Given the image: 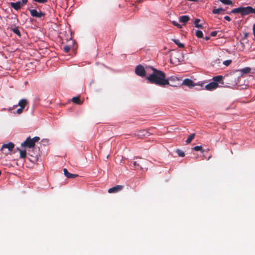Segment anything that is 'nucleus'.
Masks as SVG:
<instances>
[{
	"instance_id": "nucleus-1",
	"label": "nucleus",
	"mask_w": 255,
	"mask_h": 255,
	"mask_svg": "<svg viewBox=\"0 0 255 255\" xmlns=\"http://www.w3.org/2000/svg\"><path fill=\"white\" fill-rule=\"evenodd\" d=\"M172 78V77H169L166 79L164 72L153 68H152V70H150L148 75L146 77V79L149 83L155 84L161 87L169 85V81Z\"/></svg>"
},
{
	"instance_id": "nucleus-2",
	"label": "nucleus",
	"mask_w": 255,
	"mask_h": 255,
	"mask_svg": "<svg viewBox=\"0 0 255 255\" xmlns=\"http://www.w3.org/2000/svg\"><path fill=\"white\" fill-rule=\"evenodd\" d=\"M151 70H152V67H147L144 69L142 66L139 65L136 66L135 72L137 75L143 77L146 75H148Z\"/></svg>"
},
{
	"instance_id": "nucleus-3",
	"label": "nucleus",
	"mask_w": 255,
	"mask_h": 255,
	"mask_svg": "<svg viewBox=\"0 0 255 255\" xmlns=\"http://www.w3.org/2000/svg\"><path fill=\"white\" fill-rule=\"evenodd\" d=\"M14 147V144L12 142H8V143L3 144L0 150L5 155H7L10 151L12 150Z\"/></svg>"
},
{
	"instance_id": "nucleus-4",
	"label": "nucleus",
	"mask_w": 255,
	"mask_h": 255,
	"mask_svg": "<svg viewBox=\"0 0 255 255\" xmlns=\"http://www.w3.org/2000/svg\"><path fill=\"white\" fill-rule=\"evenodd\" d=\"M27 2V0H21L16 2H10V6L14 9L17 10L25 5Z\"/></svg>"
},
{
	"instance_id": "nucleus-5",
	"label": "nucleus",
	"mask_w": 255,
	"mask_h": 255,
	"mask_svg": "<svg viewBox=\"0 0 255 255\" xmlns=\"http://www.w3.org/2000/svg\"><path fill=\"white\" fill-rule=\"evenodd\" d=\"M21 146L22 147L32 148L35 146V144L31 138L28 137L24 141L21 143Z\"/></svg>"
},
{
	"instance_id": "nucleus-6",
	"label": "nucleus",
	"mask_w": 255,
	"mask_h": 255,
	"mask_svg": "<svg viewBox=\"0 0 255 255\" xmlns=\"http://www.w3.org/2000/svg\"><path fill=\"white\" fill-rule=\"evenodd\" d=\"M30 12L31 16L37 18H41L45 15V13L41 11H37L36 9H30Z\"/></svg>"
},
{
	"instance_id": "nucleus-7",
	"label": "nucleus",
	"mask_w": 255,
	"mask_h": 255,
	"mask_svg": "<svg viewBox=\"0 0 255 255\" xmlns=\"http://www.w3.org/2000/svg\"><path fill=\"white\" fill-rule=\"evenodd\" d=\"M180 53H176L175 54L172 55L170 58L171 62L175 64H178L180 62Z\"/></svg>"
},
{
	"instance_id": "nucleus-8",
	"label": "nucleus",
	"mask_w": 255,
	"mask_h": 255,
	"mask_svg": "<svg viewBox=\"0 0 255 255\" xmlns=\"http://www.w3.org/2000/svg\"><path fill=\"white\" fill-rule=\"evenodd\" d=\"M218 87V84L215 82H212L205 86V89L208 91H212Z\"/></svg>"
},
{
	"instance_id": "nucleus-9",
	"label": "nucleus",
	"mask_w": 255,
	"mask_h": 255,
	"mask_svg": "<svg viewBox=\"0 0 255 255\" xmlns=\"http://www.w3.org/2000/svg\"><path fill=\"white\" fill-rule=\"evenodd\" d=\"M123 189V186L118 185L117 186H115L112 188H110L108 190V192L109 193H117L120 191H121Z\"/></svg>"
},
{
	"instance_id": "nucleus-10",
	"label": "nucleus",
	"mask_w": 255,
	"mask_h": 255,
	"mask_svg": "<svg viewBox=\"0 0 255 255\" xmlns=\"http://www.w3.org/2000/svg\"><path fill=\"white\" fill-rule=\"evenodd\" d=\"M149 135V132L144 129L139 130L136 133V135L139 138H143L148 136Z\"/></svg>"
},
{
	"instance_id": "nucleus-11",
	"label": "nucleus",
	"mask_w": 255,
	"mask_h": 255,
	"mask_svg": "<svg viewBox=\"0 0 255 255\" xmlns=\"http://www.w3.org/2000/svg\"><path fill=\"white\" fill-rule=\"evenodd\" d=\"M182 84L189 87H194L196 84L194 83L193 81L189 79H185L183 80Z\"/></svg>"
},
{
	"instance_id": "nucleus-12",
	"label": "nucleus",
	"mask_w": 255,
	"mask_h": 255,
	"mask_svg": "<svg viewBox=\"0 0 255 255\" xmlns=\"http://www.w3.org/2000/svg\"><path fill=\"white\" fill-rule=\"evenodd\" d=\"M63 172L65 176L68 178H74L78 176L77 174L70 173L66 168L63 169Z\"/></svg>"
},
{
	"instance_id": "nucleus-13",
	"label": "nucleus",
	"mask_w": 255,
	"mask_h": 255,
	"mask_svg": "<svg viewBox=\"0 0 255 255\" xmlns=\"http://www.w3.org/2000/svg\"><path fill=\"white\" fill-rule=\"evenodd\" d=\"M190 18L188 15H182L180 16L179 18V21L180 22H182L185 24L189 20Z\"/></svg>"
},
{
	"instance_id": "nucleus-14",
	"label": "nucleus",
	"mask_w": 255,
	"mask_h": 255,
	"mask_svg": "<svg viewBox=\"0 0 255 255\" xmlns=\"http://www.w3.org/2000/svg\"><path fill=\"white\" fill-rule=\"evenodd\" d=\"M27 102L26 100H25L24 99H23L20 100L19 101L18 106H20V108H22V109H24V108L25 107V106L27 104ZM14 106L15 107H17V105H15Z\"/></svg>"
},
{
	"instance_id": "nucleus-15",
	"label": "nucleus",
	"mask_w": 255,
	"mask_h": 255,
	"mask_svg": "<svg viewBox=\"0 0 255 255\" xmlns=\"http://www.w3.org/2000/svg\"><path fill=\"white\" fill-rule=\"evenodd\" d=\"M222 78H223V77L222 76H215L213 78V80H214L213 82H215L216 83L220 82L221 83H223Z\"/></svg>"
},
{
	"instance_id": "nucleus-16",
	"label": "nucleus",
	"mask_w": 255,
	"mask_h": 255,
	"mask_svg": "<svg viewBox=\"0 0 255 255\" xmlns=\"http://www.w3.org/2000/svg\"><path fill=\"white\" fill-rule=\"evenodd\" d=\"M172 41L178 45V46L180 48H183L184 47V45L181 43L179 40L177 39H173Z\"/></svg>"
},
{
	"instance_id": "nucleus-17",
	"label": "nucleus",
	"mask_w": 255,
	"mask_h": 255,
	"mask_svg": "<svg viewBox=\"0 0 255 255\" xmlns=\"http://www.w3.org/2000/svg\"><path fill=\"white\" fill-rule=\"evenodd\" d=\"M195 136V133H192L191 135H190L188 137V138L186 140V142L187 144L190 143L192 140L194 139Z\"/></svg>"
},
{
	"instance_id": "nucleus-18",
	"label": "nucleus",
	"mask_w": 255,
	"mask_h": 255,
	"mask_svg": "<svg viewBox=\"0 0 255 255\" xmlns=\"http://www.w3.org/2000/svg\"><path fill=\"white\" fill-rule=\"evenodd\" d=\"M72 101L73 103L79 104V105H80L82 104V102H81L79 97H73L72 99Z\"/></svg>"
},
{
	"instance_id": "nucleus-19",
	"label": "nucleus",
	"mask_w": 255,
	"mask_h": 255,
	"mask_svg": "<svg viewBox=\"0 0 255 255\" xmlns=\"http://www.w3.org/2000/svg\"><path fill=\"white\" fill-rule=\"evenodd\" d=\"M17 150H18L20 152V157L21 158H24L26 155V150H20L18 148H17Z\"/></svg>"
},
{
	"instance_id": "nucleus-20",
	"label": "nucleus",
	"mask_w": 255,
	"mask_h": 255,
	"mask_svg": "<svg viewBox=\"0 0 255 255\" xmlns=\"http://www.w3.org/2000/svg\"><path fill=\"white\" fill-rule=\"evenodd\" d=\"M224 11V9L222 8H218L213 10V13L214 14H219L221 12Z\"/></svg>"
},
{
	"instance_id": "nucleus-21",
	"label": "nucleus",
	"mask_w": 255,
	"mask_h": 255,
	"mask_svg": "<svg viewBox=\"0 0 255 255\" xmlns=\"http://www.w3.org/2000/svg\"><path fill=\"white\" fill-rule=\"evenodd\" d=\"M251 69L249 67H246L240 70L242 74L248 73L250 72Z\"/></svg>"
},
{
	"instance_id": "nucleus-22",
	"label": "nucleus",
	"mask_w": 255,
	"mask_h": 255,
	"mask_svg": "<svg viewBox=\"0 0 255 255\" xmlns=\"http://www.w3.org/2000/svg\"><path fill=\"white\" fill-rule=\"evenodd\" d=\"M200 21V20L199 19H196V20L194 21V24L196 27L202 28L203 26L202 24H199Z\"/></svg>"
},
{
	"instance_id": "nucleus-23",
	"label": "nucleus",
	"mask_w": 255,
	"mask_h": 255,
	"mask_svg": "<svg viewBox=\"0 0 255 255\" xmlns=\"http://www.w3.org/2000/svg\"><path fill=\"white\" fill-rule=\"evenodd\" d=\"M222 3L227 5H232L233 2L231 0H219Z\"/></svg>"
},
{
	"instance_id": "nucleus-24",
	"label": "nucleus",
	"mask_w": 255,
	"mask_h": 255,
	"mask_svg": "<svg viewBox=\"0 0 255 255\" xmlns=\"http://www.w3.org/2000/svg\"><path fill=\"white\" fill-rule=\"evenodd\" d=\"M230 79H234L235 81L233 83V85H236L238 84V82L236 80V77L234 75H231L230 76H228Z\"/></svg>"
},
{
	"instance_id": "nucleus-25",
	"label": "nucleus",
	"mask_w": 255,
	"mask_h": 255,
	"mask_svg": "<svg viewBox=\"0 0 255 255\" xmlns=\"http://www.w3.org/2000/svg\"><path fill=\"white\" fill-rule=\"evenodd\" d=\"M195 34L198 38H202L203 37V32L199 30H196Z\"/></svg>"
},
{
	"instance_id": "nucleus-26",
	"label": "nucleus",
	"mask_w": 255,
	"mask_h": 255,
	"mask_svg": "<svg viewBox=\"0 0 255 255\" xmlns=\"http://www.w3.org/2000/svg\"><path fill=\"white\" fill-rule=\"evenodd\" d=\"M232 12L234 13H239L241 14V7L233 9L232 10Z\"/></svg>"
},
{
	"instance_id": "nucleus-27",
	"label": "nucleus",
	"mask_w": 255,
	"mask_h": 255,
	"mask_svg": "<svg viewBox=\"0 0 255 255\" xmlns=\"http://www.w3.org/2000/svg\"><path fill=\"white\" fill-rule=\"evenodd\" d=\"M176 153L180 157H184L185 156L184 152L180 149H177Z\"/></svg>"
},
{
	"instance_id": "nucleus-28",
	"label": "nucleus",
	"mask_w": 255,
	"mask_h": 255,
	"mask_svg": "<svg viewBox=\"0 0 255 255\" xmlns=\"http://www.w3.org/2000/svg\"><path fill=\"white\" fill-rule=\"evenodd\" d=\"M193 149L196 151H201L202 152H203L202 150V147L201 146H196L193 148Z\"/></svg>"
},
{
	"instance_id": "nucleus-29",
	"label": "nucleus",
	"mask_w": 255,
	"mask_h": 255,
	"mask_svg": "<svg viewBox=\"0 0 255 255\" xmlns=\"http://www.w3.org/2000/svg\"><path fill=\"white\" fill-rule=\"evenodd\" d=\"M172 23L174 26L177 27L178 28H182V25L178 23V22H177L176 21H172Z\"/></svg>"
},
{
	"instance_id": "nucleus-30",
	"label": "nucleus",
	"mask_w": 255,
	"mask_h": 255,
	"mask_svg": "<svg viewBox=\"0 0 255 255\" xmlns=\"http://www.w3.org/2000/svg\"><path fill=\"white\" fill-rule=\"evenodd\" d=\"M232 62V60H225L223 62V64L226 66H229Z\"/></svg>"
},
{
	"instance_id": "nucleus-31",
	"label": "nucleus",
	"mask_w": 255,
	"mask_h": 255,
	"mask_svg": "<svg viewBox=\"0 0 255 255\" xmlns=\"http://www.w3.org/2000/svg\"><path fill=\"white\" fill-rule=\"evenodd\" d=\"M12 31L14 33L17 34L18 35H19V36L20 35V31L17 28H13L12 29Z\"/></svg>"
},
{
	"instance_id": "nucleus-32",
	"label": "nucleus",
	"mask_w": 255,
	"mask_h": 255,
	"mask_svg": "<svg viewBox=\"0 0 255 255\" xmlns=\"http://www.w3.org/2000/svg\"><path fill=\"white\" fill-rule=\"evenodd\" d=\"M23 110V109H22V108H20L18 109H17L15 112H14V113L17 114H20L22 112Z\"/></svg>"
},
{
	"instance_id": "nucleus-33",
	"label": "nucleus",
	"mask_w": 255,
	"mask_h": 255,
	"mask_svg": "<svg viewBox=\"0 0 255 255\" xmlns=\"http://www.w3.org/2000/svg\"><path fill=\"white\" fill-rule=\"evenodd\" d=\"M33 142L35 144L36 142H37L39 139V137L38 136H35L33 138H31Z\"/></svg>"
},
{
	"instance_id": "nucleus-34",
	"label": "nucleus",
	"mask_w": 255,
	"mask_h": 255,
	"mask_svg": "<svg viewBox=\"0 0 255 255\" xmlns=\"http://www.w3.org/2000/svg\"><path fill=\"white\" fill-rule=\"evenodd\" d=\"M64 50L65 52L67 53L70 50V47L68 46H66L64 47Z\"/></svg>"
},
{
	"instance_id": "nucleus-35",
	"label": "nucleus",
	"mask_w": 255,
	"mask_h": 255,
	"mask_svg": "<svg viewBox=\"0 0 255 255\" xmlns=\"http://www.w3.org/2000/svg\"><path fill=\"white\" fill-rule=\"evenodd\" d=\"M224 18H225L226 20H227V21H231V18H230L229 16H227H227H225L224 17Z\"/></svg>"
},
{
	"instance_id": "nucleus-36",
	"label": "nucleus",
	"mask_w": 255,
	"mask_h": 255,
	"mask_svg": "<svg viewBox=\"0 0 255 255\" xmlns=\"http://www.w3.org/2000/svg\"><path fill=\"white\" fill-rule=\"evenodd\" d=\"M217 31H213L211 33V35L212 36H215L217 35Z\"/></svg>"
},
{
	"instance_id": "nucleus-37",
	"label": "nucleus",
	"mask_w": 255,
	"mask_h": 255,
	"mask_svg": "<svg viewBox=\"0 0 255 255\" xmlns=\"http://www.w3.org/2000/svg\"><path fill=\"white\" fill-rule=\"evenodd\" d=\"M133 165H134V166H136V162L135 161H134V162H133Z\"/></svg>"
},
{
	"instance_id": "nucleus-38",
	"label": "nucleus",
	"mask_w": 255,
	"mask_h": 255,
	"mask_svg": "<svg viewBox=\"0 0 255 255\" xmlns=\"http://www.w3.org/2000/svg\"><path fill=\"white\" fill-rule=\"evenodd\" d=\"M205 38L206 40H208L209 39V37L207 36Z\"/></svg>"
},
{
	"instance_id": "nucleus-39",
	"label": "nucleus",
	"mask_w": 255,
	"mask_h": 255,
	"mask_svg": "<svg viewBox=\"0 0 255 255\" xmlns=\"http://www.w3.org/2000/svg\"><path fill=\"white\" fill-rule=\"evenodd\" d=\"M11 108H9V109H8V111H11Z\"/></svg>"
}]
</instances>
